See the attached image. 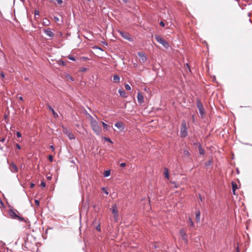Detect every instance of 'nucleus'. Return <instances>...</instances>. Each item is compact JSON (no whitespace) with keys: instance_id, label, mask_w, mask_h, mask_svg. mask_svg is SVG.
<instances>
[{"instance_id":"f257e3e1","label":"nucleus","mask_w":252,"mask_h":252,"mask_svg":"<svg viewBox=\"0 0 252 252\" xmlns=\"http://www.w3.org/2000/svg\"><path fill=\"white\" fill-rule=\"evenodd\" d=\"M91 126L93 131L97 134L99 135L101 132V127L98 122L90 115H89Z\"/></svg>"},{"instance_id":"f03ea898","label":"nucleus","mask_w":252,"mask_h":252,"mask_svg":"<svg viewBox=\"0 0 252 252\" xmlns=\"http://www.w3.org/2000/svg\"><path fill=\"white\" fill-rule=\"evenodd\" d=\"M181 137L185 138L188 135V130L187 123L185 120L182 121L181 128H180Z\"/></svg>"},{"instance_id":"7ed1b4c3","label":"nucleus","mask_w":252,"mask_h":252,"mask_svg":"<svg viewBox=\"0 0 252 252\" xmlns=\"http://www.w3.org/2000/svg\"><path fill=\"white\" fill-rule=\"evenodd\" d=\"M155 39L160 44H161L164 48L168 49L169 47L168 43L162 37L158 35H155Z\"/></svg>"},{"instance_id":"20e7f679","label":"nucleus","mask_w":252,"mask_h":252,"mask_svg":"<svg viewBox=\"0 0 252 252\" xmlns=\"http://www.w3.org/2000/svg\"><path fill=\"white\" fill-rule=\"evenodd\" d=\"M110 210L114 216L115 220L117 221L118 218V210L116 204L112 205V207L110 208Z\"/></svg>"},{"instance_id":"39448f33","label":"nucleus","mask_w":252,"mask_h":252,"mask_svg":"<svg viewBox=\"0 0 252 252\" xmlns=\"http://www.w3.org/2000/svg\"><path fill=\"white\" fill-rule=\"evenodd\" d=\"M118 32L124 39H126L129 41H133V38L130 36L129 33L120 30L118 31Z\"/></svg>"},{"instance_id":"423d86ee","label":"nucleus","mask_w":252,"mask_h":252,"mask_svg":"<svg viewBox=\"0 0 252 252\" xmlns=\"http://www.w3.org/2000/svg\"><path fill=\"white\" fill-rule=\"evenodd\" d=\"M196 105L199 110V114H200L201 117H203L205 114V110L202 103L198 99L197 100Z\"/></svg>"},{"instance_id":"0eeeda50","label":"nucleus","mask_w":252,"mask_h":252,"mask_svg":"<svg viewBox=\"0 0 252 252\" xmlns=\"http://www.w3.org/2000/svg\"><path fill=\"white\" fill-rule=\"evenodd\" d=\"M137 54L139 57V62L142 64L144 63L147 60V58L145 54L143 52H139L137 53Z\"/></svg>"},{"instance_id":"6e6552de","label":"nucleus","mask_w":252,"mask_h":252,"mask_svg":"<svg viewBox=\"0 0 252 252\" xmlns=\"http://www.w3.org/2000/svg\"><path fill=\"white\" fill-rule=\"evenodd\" d=\"M9 214L10 216V217L13 219H18L19 220H24V218L18 216L15 213V212L12 209L9 210Z\"/></svg>"},{"instance_id":"1a4fd4ad","label":"nucleus","mask_w":252,"mask_h":252,"mask_svg":"<svg viewBox=\"0 0 252 252\" xmlns=\"http://www.w3.org/2000/svg\"><path fill=\"white\" fill-rule=\"evenodd\" d=\"M9 168L11 172L12 173H17L18 171L16 165L13 162L9 164Z\"/></svg>"},{"instance_id":"9d476101","label":"nucleus","mask_w":252,"mask_h":252,"mask_svg":"<svg viewBox=\"0 0 252 252\" xmlns=\"http://www.w3.org/2000/svg\"><path fill=\"white\" fill-rule=\"evenodd\" d=\"M180 234L183 240L185 242V243H187L188 241L187 237H186V233L183 228H182L180 230Z\"/></svg>"},{"instance_id":"9b49d317","label":"nucleus","mask_w":252,"mask_h":252,"mask_svg":"<svg viewBox=\"0 0 252 252\" xmlns=\"http://www.w3.org/2000/svg\"><path fill=\"white\" fill-rule=\"evenodd\" d=\"M115 126L117 127L120 131H123L125 129L124 125L121 122H118L115 123Z\"/></svg>"},{"instance_id":"f8f14e48","label":"nucleus","mask_w":252,"mask_h":252,"mask_svg":"<svg viewBox=\"0 0 252 252\" xmlns=\"http://www.w3.org/2000/svg\"><path fill=\"white\" fill-rule=\"evenodd\" d=\"M44 32L46 34V35L50 37H53L55 35L54 33L52 32L51 30L49 28L47 29H44Z\"/></svg>"},{"instance_id":"ddd939ff","label":"nucleus","mask_w":252,"mask_h":252,"mask_svg":"<svg viewBox=\"0 0 252 252\" xmlns=\"http://www.w3.org/2000/svg\"><path fill=\"white\" fill-rule=\"evenodd\" d=\"M137 100L140 104H142L144 102V97L143 95L139 92L137 94Z\"/></svg>"},{"instance_id":"4468645a","label":"nucleus","mask_w":252,"mask_h":252,"mask_svg":"<svg viewBox=\"0 0 252 252\" xmlns=\"http://www.w3.org/2000/svg\"><path fill=\"white\" fill-rule=\"evenodd\" d=\"M195 220L197 222H199L200 220V212L199 210L196 211Z\"/></svg>"},{"instance_id":"2eb2a0df","label":"nucleus","mask_w":252,"mask_h":252,"mask_svg":"<svg viewBox=\"0 0 252 252\" xmlns=\"http://www.w3.org/2000/svg\"><path fill=\"white\" fill-rule=\"evenodd\" d=\"M47 107H48V109L52 111V112L53 114V116L55 118H57V117H58V114L56 112H55V111H54L53 108L49 104L47 105Z\"/></svg>"},{"instance_id":"dca6fc26","label":"nucleus","mask_w":252,"mask_h":252,"mask_svg":"<svg viewBox=\"0 0 252 252\" xmlns=\"http://www.w3.org/2000/svg\"><path fill=\"white\" fill-rule=\"evenodd\" d=\"M118 92L120 94V95L123 97H126L127 96L126 95V93L124 89H119Z\"/></svg>"},{"instance_id":"f3484780","label":"nucleus","mask_w":252,"mask_h":252,"mask_svg":"<svg viewBox=\"0 0 252 252\" xmlns=\"http://www.w3.org/2000/svg\"><path fill=\"white\" fill-rule=\"evenodd\" d=\"M198 148L199 154L200 155L204 154L205 151H204V149L202 148V147H201V144L200 143H198Z\"/></svg>"},{"instance_id":"a211bd4d","label":"nucleus","mask_w":252,"mask_h":252,"mask_svg":"<svg viewBox=\"0 0 252 252\" xmlns=\"http://www.w3.org/2000/svg\"><path fill=\"white\" fill-rule=\"evenodd\" d=\"M120 77L118 75H115L113 76V82L114 83H119L120 82Z\"/></svg>"},{"instance_id":"6ab92c4d","label":"nucleus","mask_w":252,"mask_h":252,"mask_svg":"<svg viewBox=\"0 0 252 252\" xmlns=\"http://www.w3.org/2000/svg\"><path fill=\"white\" fill-rule=\"evenodd\" d=\"M164 175H165V177L166 178H167V179H169V172H168V169L166 167H165L164 168Z\"/></svg>"},{"instance_id":"aec40b11","label":"nucleus","mask_w":252,"mask_h":252,"mask_svg":"<svg viewBox=\"0 0 252 252\" xmlns=\"http://www.w3.org/2000/svg\"><path fill=\"white\" fill-rule=\"evenodd\" d=\"M110 173H111L110 170H107L104 171L103 175L105 177H108L109 176H110Z\"/></svg>"},{"instance_id":"412c9836","label":"nucleus","mask_w":252,"mask_h":252,"mask_svg":"<svg viewBox=\"0 0 252 252\" xmlns=\"http://www.w3.org/2000/svg\"><path fill=\"white\" fill-rule=\"evenodd\" d=\"M68 138L70 140L74 139L75 138L74 134H73L69 132L68 134L67 135Z\"/></svg>"},{"instance_id":"4be33fe9","label":"nucleus","mask_w":252,"mask_h":252,"mask_svg":"<svg viewBox=\"0 0 252 252\" xmlns=\"http://www.w3.org/2000/svg\"><path fill=\"white\" fill-rule=\"evenodd\" d=\"M189 224L190 226L193 227H194V223L192 220V219H191V218L189 217Z\"/></svg>"},{"instance_id":"5701e85b","label":"nucleus","mask_w":252,"mask_h":252,"mask_svg":"<svg viewBox=\"0 0 252 252\" xmlns=\"http://www.w3.org/2000/svg\"><path fill=\"white\" fill-rule=\"evenodd\" d=\"M101 123L103 126V128L106 130H107L109 127V126L103 122H101Z\"/></svg>"},{"instance_id":"b1692460","label":"nucleus","mask_w":252,"mask_h":252,"mask_svg":"<svg viewBox=\"0 0 252 252\" xmlns=\"http://www.w3.org/2000/svg\"><path fill=\"white\" fill-rule=\"evenodd\" d=\"M190 155V153L189 151L185 150L184 151V156L185 157H189Z\"/></svg>"},{"instance_id":"393cba45","label":"nucleus","mask_w":252,"mask_h":252,"mask_svg":"<svg viewBox=\"0 0 252 252\" xmlns=\"http://www.w3.org/2000/svg\"><path fill=\"white\" fill-rule=\"evenodd\" d=\"M232 190H236L238 187L237 185L234 182H232Z\"/></svg>"},{"instance_id":"a878e982","label":"nucleus","mask_w":252,"mask_h":252,"mask_svg":"<svg viewBox=\"0 0 252 252\" xmlns=\"http://www.w3.org/2000/svg\"><path fill=\"white\" fill-rule=\"evenodd\" d=\"M43 24H44V25H47H47H49V24L50 23V22H49V21L48 19H44L43 20Z\"/></svg>"},{"instance_id":"bb28decb","label":"nucleus","mask_w":252,"mask_h":252,"mask_svg":"<svg viewBox=\"0 0 252 252\" xmlns=\"http://www.w3.org/2000/svg\"><path fill=\"white\" fill-rule=\"evenodd\" d=\"M125 87L126 90L130 91L131 90V87L128 84H126Z\"/></svg>"},{"instance_id":"cd10ccee","label":"nucleus","mask_w":252,"mask_h":252,"mask_svg":"<svg viewBox=\"0 0 252 252\" xmlns=\"http://www.w3.org/2000/svg\"><path fill=\"white\" fill-rule=\"evenodd\" d=\"M39 12L38 10H35L34 11V17L35 18H37V16H39Z\"/></svg>"},{"instance_id":"c85d7f7f","label":"nucleus","mask_w":252,"mask_h":252,"mask_svg":"<svg viewBox=\"0 0 252 252\" xmlns=\"http://www.w3.org/2000/svg\"><path fill=\"white\" fill-rule=\"evenodd\" d=\"M95 229L98 231L100 232L101 231V227L100 224H98L96 227Z\"/></svg>"},{"instance_id":"c756f323","label":"nucleus","mask_w":252,"mask_h":252,"mask_svg":"<svg viewBox=\"0 0 252 252\" xmlns=\"http://www.w3.org/2000/svg\"><path fill=\"white\" fill-rule=\"evenodd\" d=\"M68 59L71 61H75L76 60V58L74 56H69L68 57Z\"/></svg>"},{"instance_id":"7c9ffc66","label":"nucleus","mask_w":252,"mask_h":252,"mask_svg":"<svg viewBox=\"0 0 252 252\" xmlns=\"http://www.w3.org/2000/svg\"><path fill=\"white\" fill-rule=\"evenodd\" d=\"M87 70V68H86V67H82L80 69V72H85Z\"/></svg>"},{"instance_id":"2f4dec72","label":"nucleus","mask_w":252,"mask_h":252,"mask_svg":"<svg viewBox=\"0 0 252 252\" xmlns=\"http://www.w3.org/2000/svg\"><path fill=\"white\" fill-rule=\"evenodd\" d=\"M16 134L18 138H20L22 136L21 133L19 131H17Z\"/></svg>"},{"instance_id":"473e14b6","label":"nucleus","mask_w":252,"mask_h":252,"mask_svg":"<svg viewBox=\"0 0 252 252\" xmlns=\"http://www.w3.org/2000/svg\"><path fill=\"white\" fill-rule=\"evenodd\" d=\"M102 189L104 191L105 193L107 195L108 194V191H107V190L105 188H102Z\"/></svg>"},{"instance_id":"72a5a7b5","label":"nucleus","mask_w":252,"mask_h":252,"mask_svg":"<svg viewBox=\"0 0 252 252\" xmlns=\"http://www.w3.org/2000/svg\"><path fill=\"white\" fill-rule=\"evenodd\" d=\"M40 185L42 188H45L46 186V183L42 181L41 182Z\"/></svg>"},{"instance_id":"f704fd0d","label":"nucleus","mask_w":252,"mask_h":252,"mask_svg":"<svg viewBox=\"0 0 252 252\" xmlns=\"http://www.w3.org/2000/svg\"><path fill=\"white\" fill-rule=\"evenodd\" d=\"M159 25L160 26L162 27H164L165 26V24L164 23V22L162 21H161L160 22H159Z\"/></svg>"},{"instance_id":"c9c22d12","label":"nucleus","mask_w":252,"mask_h":252,"mask_svg":"<svg viewBox=\"0 0 252 252\" xmlns=\"http://www.w3.org/2000/svg\"><path fill=\"white\" fill-rule=\"evenodd\" d=\"M49 160L50 161H52L53 160V157L52 155H50L48 157Z\"/></svg>"},{"instance_id":"e433bc0d","label":"nucleus","mask_w":252,"mask_h":252,"mask_svg":"<svg viewBox=\"0 0 252 252\" xmlns=\"http://www.w3.org/2000/svg\"><path fill=\"white\" fill-rule=\"evenodd\" d=\"M104 139L106 141H108V142H109L110 143H113L112 141H111V140L110 138H106L105 137V138H104Z\"/></svg>"},{"instance_id":"4c0bfd02","label":"nucleus","mask_w":252,"mask_h":252,"mask_svg":"<svg viewBox=\"0 0 252 252\" xmlns=\"http://www.w3.org/2000/svg\"><path fill=\"white\" fill-rule=\"evenodd\" d=\"M58 4H61L63 3V0H56Z\"/></svg>"},{"instance_id":"58836bf2","label":"nucleus","mask_w":252,"mask_h":252,"mask_svg":"<svg viewBox=\"0 0 252 252\" xmlns=\"http://www.w3.org/2000/svg\"><path fill=\"white\" fill-rule=\"evenodd\" d=\"M126 165V163H124V162H122L120 164V166L121 167H125Z\"/></svg>"},{"instance_id":"ea45409f","label":"nucleus","mask_w":252,"mask_h":252,"mask_svg":"<svg viewBox=\"0 0 252 252\" xmlns=\"http://www.w3.org/2000/svg\"><path fill=\"white\" fill-rule=\"evenodd\" d=\"M16 146L18 149L20 150L21 149V146L19 144H16Z\"/></svg>"},{"instance_id":"a19ab883","label":"nucleus","mask_w":252,"mask_h":252,"mask_svg":"<svg viewBox=\"0 0 252 252\" xmlns=\"http://www.w3.org/2000/svg\"><path fill=\"white\" fill-rule=\"evenodd\" d=\"M50 148L53 151H55V148L54 147L53 145H51L50 146Z\"/></svg>"},{"instance_id":"79ce46f5","label":"nucleus","mask_w":252,"mask_h":252,"mask_svg":"<svg viewBox=\"0 0 252 252\" xmlns=\"http://www.w3.org/2000/svg\"><path fill=\"white\" fill-rule=\"evenodd\" d=\"M67 78L69 79L72 81H74L73 78L71 76L68 75Z\"/></svg>"},{"instance_id":"37998d69","label":"nucleus","mask_w":252,"mask_h":252,"mask_svg":"<svg viewBox=\"0 0 252 252\" xmlns=\"http://www.w3.org/2000/svg\"><path fill=\"white\" fill-rule=\"evenodd\" d=\"M35 203L38 206L39 205V201L37 200H35Z\"/></svg>"},{"instance_id":"c03bdc74","label":"nucleus","mask_w":252,"mask_h":252,"mask_svg":"<svg viewBox=\"0 0 252 252\" xmlns=\"http://www.w3.org/2000/svg\"><path fill=\"white\" fill-rule=\"evenodd\" d=\"M34 187V184L33 183H31L30 184V188H33Z\"/></svg>"},{"instance_id":"a18cd8bd","label":"nucleus","mask_w":252,"mask_h":252,"mask_svg":"<svg viewBox=\"0 0 252 252\" xmlns=\"http://www.w3.org/2000/svg\"><path fill=\"white\" fill-rule=\"evenodd\" d=\"M199 197L200 200L202 202L203 200V199L200 194H199Z\"/></svg>"},{"instance_id":"49530a36","label":"nucleus","mask_w":252,"mask_h":252,"mask_svg":"<svg viewBox=\"0 0 252 252\" xmlns=\"http://www.w3.org/2000/svg\"><path fill=\"white\" fill-rule=\"evenodd\" d=\"M1 76L2 77V78H4V74L3 72H1Z\"/></svg>"},{"instance_id":"de8ad7c7","label":"nucleus","mask_w":252,"mask_h":252,"mask_svg":"<svg viewBox=\"0 0 252 252\" xmlns=\"http://www.w3.org/2000/svg\"><path fill=\"white\" fill-rule=\"evenodd\" d=\"M47 178L48 180H51L52 179V177L51 176H48V177H47Z\"/></svg>"},{"instance_id":"09e8293b","label":"nucleus","mask_w":252,"mask_h":252,"mask_svg":"<svg viewBox=\"0 0 252 252\" xmlns=\"http://www.w3.org/2000/svg\"><path fill=\"white\" fill-rule=\"evenodd\" d=\"M125 3H127L128 0H122Z\"/></svg>"},{"instance_id":"8fccbe9b","label":"nucleus","mask_w":252,"mask_h":252,"mask_svg":"<svg viewBox=\"0 0 252 252\" xmlns=\"http://www.w3.org/2000/svg\"><path fill=\"white\" fill-rule=\"evenodd\" d=\"M0 141L2 142H4L5 141V138H2Z\"/></svg>"},{"instance_id":"3c124183","label":"nucleus","mask_w":252,"mask_h":252,"mask_svg":"<svg viewBox=\"0 0 252 252\" xmlns=\"http://www.w3.org/2000/svg\"><path fill=\"white\" fill-rule=\"evenodd\" d=\"M186 65H187V68H188L189 69H189V65L188 63H186Z\"/></svg>"},{"instance_id":"603ef678","label":"nucleus","mask_w":252,"mask_h":252,"mask_svg":"<svg viewBox=\"0 0 252 252\" xmlns=\"http://www.w3.org/2000/svg\"><path fill=\"white\" fill-rule=\"evenodd\" d=\"M96 48L98 49L99 50H101V51H103V50L102 49V48H101L100 47H96Z\"/></svg>"},{"instance_id":"864d4df0","label":"nucleus","mask_w":252,"mask_h":252,"mask_svg":"<svg viewBox=\"0 0 252 252\" xmlns=\"http://www.w3.org/2000/svg\"><path fill=\"white\" fill-rule=\"evenodd\" d=\"M54 19H55V20L56 21H58L59 20V19H58V18H57V17H55V18H54Z\"/></svg>"},{"instance_id":"5fc2aeb1","label":"nucleus","mask_w":252,"mask_h":252,"mask_svg":"<svg viewBox=\"0 0 252 252\" xmlns=\"http://www.w3.org/2000/svg\"><path fill=\"white\" fill-rule=\"evenodd\" d=\"M153 248L154 249H156L157 248V246L156 245H153Z\"/></svg>"},{"instance_id":"6e6d98bb","label":"nucleus","mask_w":252,"mask_h":252,"mask_svg":"<svg viewBox=\"0 0 252 252\" xmlns=\"http://www.w3.org/2000/svg\"><path fill=\"white\" fill-rule=\"evenodd\" d=\"M19 99L21 100H23V97L22 96H20L19 97Z\"/></svg>"},{"instance_id":"4d7b16f0","label":"nucleus","mask_w":252,"mask_h":252,"mask_svg":"<svg viewBox=\"0 0 252 252\" xmlns=\"http://www.w3.org/2000/svg\"><path fill=\"white\" fill-rule=\"evenodd\" d=\"M233 190V194H234V195H235V194H236V193H235V190Z\"/></svg>"},{"instance_id":"13d9d810","label":"nucleus","mask_w":252,"mask_h":252,"mask_svg":"<svg viewBox=\"0 0 252 252\" xmlns=\"http://www.w3.org/2000/svg\"><path fill=\"white\" fill-rule=\"evenodd\" d=\"M134 65L136 67V66H137V64H136V63H134Z\"/></svg>"},{"instance_id":"bf43d9fd","label":"nucleus","mask_w":252,"mask_h":252,"mask_svg":"<svg viewBox=\"0 0 252 252\" xmlns=\"http://www.w3.org/2000/svg\"><path fill=\"white\" fill-rule=\"evenodd\" d=\"M0 203L2 204V202L1 201H0Z\"/></svg>"},{"instance_id":"052dcab7","label":"nucleus","mask_w":252,"mask_h":252,"mask_svg":"<svg viewBox=\"0 0 252 252\" xmlns=\"http://www.w3.org/2000/svg\"><path fill=\"white\" fill-rule=\"evenodd\" d=\"M88 1H90L91 0H87Z\"/></svg>"},{"instance_id":"680f3d73","label":"nucleus","mask_w":252,"mask_h":252,"mask_svg":"<svg viewBox=\"0 0 252 252\" xmlns=\"http://www.w3.org/2000/svg\"><path fill=\"white\" fill-rule=\"evenodd\" d=\"M21 0V1H24V0Z\"/></svg>"},{"instance_id":"e2e57ef3","label":"nucleus","mask_w":252,"mask_h":252,"mask_svg":"<svg viewBox=\"0 0 252 252\" xmlns=\"http://www.w3.org/2000/svg\"><path fill=\"white\" fill-rule=\"evenodd\" d=\"M252 146V145H251Z\"/></svg>"}]
</instances>
